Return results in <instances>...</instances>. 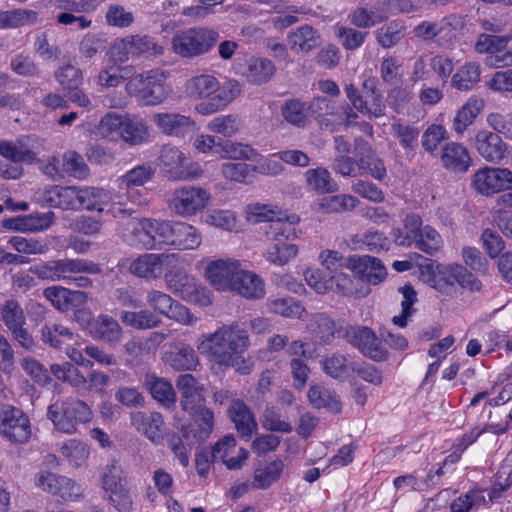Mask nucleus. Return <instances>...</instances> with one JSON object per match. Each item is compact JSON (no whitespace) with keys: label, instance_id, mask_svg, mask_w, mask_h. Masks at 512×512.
Returning a JSON list of instances; mask_svg holds the SVG:
<instances>
[{"label":"nucleus","instance_id":"nucleus-1","mask_svg":"<svg viewBox=\"0 0 512 512\" xmlns=\"http://www.w3.org/2000/svg\"><path fill=\"white\" fill-rule=\"evenodd\" d=\"M249 346V336L237 323L218 327L215 332L203 334L197 344L198 352L223 367H234L237 372L246 374L250 367L246 365L243 354Z\"/></svg>","mask_w":512,"mask_h":512},{"label":"nucleus","instance_id":"nucleus-2","mask_svg":"<svg viewBox=\"0 0 512 512\" xmlns=\"http://www.w3.org/2000/svg\"><path fill=\"white\" fill-rule=\"evenodd\" d=\"M186 92L195 99H209L196 105L195 110L201 115H210L224 109L241 93L238 81L230 79L221 85L211 74H199L186 82Z\"/></svg>","mask_w":512,"mask_h":512},{"label":"nucleus","instance_id":"nucleus-3","mask_svg":"<svg viewBox=\"0 0 512 512\" xmlns=\"http://www.w3.org/2000/svg\"><path fill=\"white\" fill-rule=\"evenodd\" d=\"M168 220L129 218L122 223L121 237L137 249L161 250L167 248Z\"/></svg>","mask_w":512,"mask_h":512},{"label":"nucleus","instance_id":"nucleus-4","mask_svg":"<svg viewBox=\"0 0 512 512\" xmlns=\"http://www.w3.org/2000/svg\"><path fill=\"white\" fill-rule=\"evenodd\" d=\"M169 72L151 69L132 76L126 83V92L142 106L161 105L171 94Z\"/></svg>","mask_w":512,"mask_h":512},{"label":"nucleus","instance_id":"nucleus-5","mask_svg":"<svg viewBox=\"0 0 512 512\" xmlns=\"http://www.w3.org/2000/svg\"><path fill=\"white\" fill-rule=\"evenodd\" d=\"M299 217L292 215L287 221H277L269 227L271 243L266 248L263 256L271 264L284 266L296 258L298 247L292 243L297 238L294 227L299 222Z\"/></svg>","mask_w":512,"mask_h":512},{"label":"nucleus","instance_id":"nucleus-6","mask_svg":"<svg viewBox=\"0 0 512 512\" xmlns=\"http://www.w3.org/2000/svg\"><path fill=\"white\" fill-rule=\"evenodd\" d=\"M29 272L39 279L48 281H63L70 284L74 274L97 275L102 272L101 266L91 260L83 258H63L50 260L33 265Z\"/></svg>","mask_w":512,"mask_h":512},{"label":"nucleus","instance_id":"nucleus-7","mask_svg":"<svg viewBox=\"0 0 512 512\" xmlns=\"http://www.w3.org/2000/svg\"><path fill=\"white\" fill-rule=\"evenodd\" d=\"M47 416L57 431L71 435L77 432L79 424L92 419V410L84 401L69 397L52 403Z\"/></svg>","mask_w":512,"mask_h":512},{"label":"nucleus","instance_id":"nucleus-8","mask_svg":"<svg viewBox=\"0 0 512 512\" xmlns=\"http://www.w3.org/2000/svg\"><path fill=\"white\" fill-rule=\"evenodd\" d=\"M220 36L216 30L206 27L188 28L172 37V49L182 58H194L208 53Z\"/></svg>","mask_w":512,"mask_h":512},{"label":"nucleus","instance_id":"nucleus-9","mask_svg":"<svg viewBox=\"0 0 512 512\" xmlns=\"http://www.w3.org/2000/svg\"><path fill=\"white\" fill-rule=\"evenodd\" d=\"M211 201V193L198 185H183L174 189L168 207L175 215L187 218L203 211Z\"/></svg>","mask_w":512,"mask_h":512},{"label":"nucleus","instance_id":"nucleus-10","mask_svg":"<svg viewBox=\"0 0 512 512\" xmlns=\"http://www.w3.org/2000/svg\"><path fill=\"white\" fill-rule=\"evenodd\" d=\"M471 187L486 197L512 190V171L503 167L479 168L471 176Z\"/></svg>","mask_w":512,"mask_h":512},{"label":"nucleus","instance_id":"nucleus-11","mask_svg":"<svg viewBox=\"0 0 512 512\" xmlns=\"http://www.w3.org/2000/svg\"><path fill=\"white\" fill-rule=\"evenodd\" d=\"M242 268L240 261L234 258L209 259L203 276L214 290L230 292Z\"/></svg>","mask_w":512,"mask_h":512},{"label":"nucleus","instance_id":"nucleus-12","mask_svg":"<svg viewBox=\"0 0 512 512\" xmlns=\"http://www.w3.org/2000/svg\"><path fill=\"white\" fill-rule=\"evenodd\" d=\"M178 262L174 253H143L130 261L129 272L141 279L156 280L164 276L166 268Z\"/></svg>","mask_w":512,"mask_h":512},{"label":"nucleus","instance_id":"nucleus-13","mask_svg":"<svg viewBox=\"0 0 512 512\" xmlns=\"http://www.w3.org/2000/svg\"><path fill=\"white\" fill-rule=\"evenodd\" d=\"M344 336L347 342L356 347L364 356L378 362L387 358V350L370 328L350 326L346 328Z\"/></svg>","mask_w":512,"mask_h":512},{"label":"nucleus","instance_id":"nucleus-14","mask_svg":"<svg viewBox=\"0 0 512 512\" xmlns=\"http://www.w3.org/2000/svg\"><path fill=\"white\" fill-rule=\"evenodd\" d=\"M167 230V248L181 251L196 250L202 244V232L188 222L168 220Z\"/></svg>","mask_w":512,"mask_h":512},{"label":"nucleus","instance_id":"nucleus-15","mask_svg":"<svg viewBox=\"0 0 512 512\" xmlns=\"http://www.w3.org/2000/svg\"><path fill=\"white\" fill-rule=\"evenodd\" d=\"M345 268L353 272L360 282L376 285L382 282L387 271L382 262L376 257L353 255L345 259Z\"/></svg>","mask_w":512,"mask_h":512},{"label":"nucleus","instance_id":"nucleus-16","mask_svg":"<svg viewBox=\"0 0 512 512\" xmlns=\"http://www.w3.org/2000/svg\"><path fill=\"white\" fill-rule=\"evenodd\" d=\"M0 434L13 442H26L31 434L28 417L17 408L4 409L0 413Z\"/></svg>","mask_w":512,"mask_h":512},{"label":"nucleus","instance_id":"nucleus-17","mask_svg":"<svg viewBox=\"0 0 512 512\" xmlns=\"http://www.w3.org/2000/svg\"><path fill=\"white\" fill-rule=\"evenodd\" d=\"M474 148L486 162L491 164H500L508 153V145L501 136L487 129L476 132Z\"/></svg>","mask_w":512,"mask_h":512},{"label":"nucleus","instance_id":"nucleus-18","mask_svg":"<svg viewBox=\"0 0 512 512\" xmlns=\"http://www.w3.org/2000/svg\"><path fill=\"white\" fill-rule=\"evenodd\" d=\"M42 141L35 136H26L16 142L1 141L0 154L14 162L33 163L43 149Z\"/></svg>","mask_w":512,"mask_h":512},{"label":"nucleus","instance_id":"nucleus-19","mask_svg":"<svg viewBox=\"0 0 512 512\" xmlns=\"http://www.w3.org/2000/svg\"><path fill=\"white\" fill-rule=\"evenodd\" d=\"M152 120L157 129L169 137L184 138L195 128L190 116L176 112H158L153 114Z\"/></svg>","mask_w":512,"mask_h":512},{"label":"nucleus","instance_id":"nucleus-20","mask_svg":"<svg viewBox=\"0 0 512 512\" xmlns=\"http://www.w3.org/2000/svg\"><path fill=\"white\" fill-rule=\"evenodd\" d=\"M211 456L214 462H221L229 470H236L240 469L247 460L248 451L242 447H237L233 435H227L215 443Z\"/></svg>","mask_w":512,"mask_h":512},{"label":"nucleus","instance_id":"nucleus-21","mask_svg":"<svg viewBox=\"0 0 512 512\" xmlns=\"http://www.w3.org/2000/svg\"><path fill=\"white\" fill-rule=\"evenodd\" d=\"M181 394V406L184 411L196 414L204 406V387L191 374L179 375L176 381Z\"/></svg>","mask_w":512,"mask_h":512},{"label":"nucleus","instance_id":"nucleus-22","mask_svg":"<svg viewBox=\"0 0 512 512\" xmlns=\"http://www.w3.org/2000/svg\"><path fill=\"white\" fill-rule=\"evenodd\" d=\"M131 424L135 429L144 435L153 444H160L163 441L165 422L161 413L153 411L146 414L141 411L131 413Z\"/></svg>","mask_w":512,"mask_h":512},{"label":"nucleus","instance_id":"nucleus-23","mask_svg":"<svg viewBox=\"0 0 512 512\" xmlns=\"http://www.w3.org/2000/svg\"><path fill=\"white\" fill-rule=\"evenodd\" d=\"M44 297L60 312H67L83 306L88 296L80 290H70L62 286H51L43 291Z\"/></svg>","mask_w":512,"mask_h":512},{"label":"nucleus","instance_id":"nucleus-24","mask_svg":"<svg viewBox=\"0 0 512 512\" xmlns=\"http://www.w3.org/2000/svg\"><path fill=\"white\" fill-rule=\"evenodd\" d=\"M154 175V169L149 164L139 165L127 171L120 178V188L125 190L127 198L134 203H140V191L137 187L143 186Z\"/></svg>","mask_w":512,"mask_h":512},{"label":"nucleus","instance_id":"nucleus-25","mask_svg":"<svg viewBox=\"0 0 512 512\" xmlns=\"http://www.w3.org/2000/svg\"><path fill=\"white\" fill-rule=\"evenodd\" d=\"M344 91L352 106L362 115L379 118L385 114V105L378 92H373V98L367 101L353 84H347Z\"/></svg>","mask_w":512,"mask_h":512},{"label":"nucleus","instance_id":"nucleus-26","mask_svg":"<svg viewBox=\"0 0 512 512\" xmlns=\"http://www.w3.org/2000/svg\"><path fill=\"white\" fill-rule=\"evenodd\" d=\"M441 162L453 172H466L472 164L468 149L457 142H449L442 147Z\"/></svg>","mask_w":512,"mask_h":512},{"label":"nucleus","instance_id":"nucleus-27","mask_svg":"<svg viewBox=\"0 0 512 512\" xmlns=\"http://www.w3.org/2000/svg\"><path fill=\"white\" fill-rule=\"evenodd\" d=\"M355 149L359 151L358 166L361 168V175L369 173L377 180L384 179L386 176L384 163L371 149L368 143L363 139H356Z\"/></svg>","mask_w":512,"mask_h":512},{"label":"nucleus","instance_id":"nucleus-28","mask_svg":"<svg viewBox=\"0 0 512 512\" xmlns=\"http://www.w3.org/2000/svg\"><path fill=\"white\" fill-rule=\"evenodd\" d=\"M89 333L96 340L105 341L111 345L118 344L122 339V328L111 316L101 314L89 324Z\"/></svg>","mask_w":512,"mask_h":512},{"label":"nucleus","instance_id":"nucleus-29","mask_svg":"<svg viewBox=\"0 0 512 512\" xmlns=\"http://www.w3.org/2000/svg\"><path fill=\"white\" fill-rule=\"evenodd\" d=\"M82 187L79 186H50L45 191V199L51 205L68 210L80 209Z\"/></svg>","mask_w":512,"mask_h":512},{"label":"nucleus","instance_id":"nucleus-30","mask_svg":"<svg viewBox=\"0 0 512 512\" xmlns=\"http://www.w3.org/2000/svg\"><path fill=\"white\" fill-rule=\"evenodd\" d=\"M53 218L52 212L34 213L7 219L4 226L19 232H37L48 229L53 223Z\"/></svg>","mask_w":512,"mask_h":512},{"label":"nucleus","instance_id":"nucleus-31","mask_svg":"<svg viewBox=\"0 0 512 512\" xmlns=\"http://www.w3.org/2000/svg\"><path fill=\"white\" fill-rule=\"evenodd\" d=\"M233 289L230 292L236 293L247 299H261L265 296V283L256 273L242 268Z\"/></svg>","mask_w":512,"mask_h":512},{"label":"nucleus","instance_id":"nucleus-32","mask_svg":"<svg viewBox=\"0 0 512 512\" xmlns=\"http://www.w3.org/2000/svg\"><path fill=\"white\" fill-rule=\"evenodd\" d=\"M157 161L161 172L167 178L177 180V175L186 162V155L180 148L166 144L161 147Z\"/></svg>","mask_w":512,"mask_h":512},{"label":"nucleus","instance_id":"nucleus-33","mask_svg":"<svg viewBox=\"0 0 512 512\" xmlns=\"http://www.w3.org/2000/svg\"><path fill=\"white\" fill-rule=\"evenodd\" d=\"M229 416L242 437L250 438L256 432L257 422L244 402L233 400L229 407Z\"/></svg>","mask_w":512,"mask_h":512},{"label":"nucleus","instance_id":"nucleus-34","mask_svg":"<svg viewBox=\"0 0 512 512\" xmlns=\"http://www.w3.org/2000/svg\"><path fill=\"white\" fill-rule=\"evenodd\" d=\"M484 106L485 102L483 99L476 96L469 97L458 109L453 119V130L455 133L462 135L467 127L470 126L481 113Z\"/></svg>","mask_w":512,"mask_h":512},{"label":"nucleus","instance_id":"nucleus-35","mask_svg":"<svg viewBox=\"0 0 512 512\" xmlns=\"http://www.w3.org/2000/svg\"><path fill=\"white\" fill-rule=\"evenodd\" d=\"M144 384L151 396L161 405L170 408L175 405L176 394L169 380L155 374H146Z\"/></svg>","mask_w":512,"mask_h":512},{"label":"nucleus","instance_id":"nucleus-36","mask_svg":"<svg viewBox=\"0 0 512 512\" xmlns=\"http://www.w3.org/2000/svg\"><path fill=\"white\" fill-rule=\"evenodd\" d=\"M304 179L307 190L318 195L329 194L338 190V185L331 177L330 172L323 167L306 170Z\"/></svg>","mask_w":512,"mask_h":512},{"label":"nucleus","instance_id":"nucleus-37","mask_svg":"<svg viewBox=\"0 0 512 512\" xmlns=\"http://www.w3.org/2000/svg\"><path fill=\"white\" fill-rule=\"evenodd\" d=\"M389 239L379 231L369 230L363 234L352 235L348 246L351 250H368L371 252L387 251L389 249Z\"/></svg>","mask_w":512,"mask_h":512},{"label":"nucleus","instance_id":"nucleus-38","mask_svg":"<svg viewBox=\"0 0 512 512\" xmlns=\"http://www.w3.org/2000/svg\"><path fill=\"white\" fill-rule=\"evenodd\" d=\"M318 32L309 25H303L291 31L287 35L290 49L296 52L307 53L319 45Z\"/></svg>","mask_w":512,"mask_h":512},{"label":"nucleus","instance_id":"nucleus-39","mask_svg":"<svg viewBox=\"0 0 512 512\" xmlns=\"http://www.w3.org/2000/svg\"><path fill=\"white\" fill-rule=\"evenodd\" d=\"M41 341L54 349H61L63 345L74 339V333L59 322L47 321L40 329Z\"/></svg>","mask_w":512,"mask_h":512},{"label":"nucleus","instance_id":"nucleus-40","mask_svg":"<svg viewBox=\"0 0 512 512\" xmlns=\"http://www.w3.org/2000/svg\"><path fill=\"white\" fill-rule=\"evenodd\" d=\"M176 263L174 262L172 266L166 268L164 281L167 289L182 299L196 277L189 274L184 268L178 267Z\"/></svg>","mask_w":512,"mask_h":512},{"label":"nucleus","instance_id":"nucleus-41","mask_svg":"<svg viewBox=\"0 0 512 512\" xmlns=\"http://www.w3.org/2000/svg\"><path fill=\"white\" fill-rule=\"evenodd\" d=\"M204 223L226 232H239L240 223L237 214L229 209H211L204 217Z\"/></svg>","mask_w":512,"mask_h":512},{"label":"nucleus","instance_id":"nucleus-42","mask_svg":"<svg viewBox=\"0 0 512 512\" xmlns=\"http://www.w3.org/2000/svg\"><path fill=\"white\" fill-rule=\"evenodd\" d=\"M274 73L275 66L270 60L252 57L247 61L243 75L249 83L263 84L269 81Z\"/></svg>","mask_w":512,"mask_h":512},{"label":"nucleus","instance_id":"nucleus-43","mask_svg":"<svg viewBox=\"0 0 512 512\" xmlns=\"http://www.w3.org/2000/svg\"><path fill=\"white\" fill-rule=\"evenodd\" d=\"M307 396L310 404L316 409L325 408L333 413L341 411L342 405L337 395L322 385H311Z\"/></svg>","mask_w":512,"mask_h":512},{"label":"nucleus","instance_id":"nucleus-44","mask_svg":"<svg viewBox=\"0 0 512 512\" xmlns=\"http://www.w3.org/2000/svg\"><path fill=\"white\" fill-rule=\"evenodd\" d=\"M284 463L280 459L259 465L253 473L255 489H267L281 477Z\"/></svg>","mask_w":512,"mask_h":512},{"label":"nucleus","instance_id":"nucleus-45","mask_svg":"<svg viewBox=\"0 0 512 512\" xmlns=\"http://www.w3.org/2000/svg\"><path fill=\"white\" fill-rule=\"evenodd\" d=\"M481 67L477 62H466L452 76L451 85L460 91L471 90L480 80Z\"/></svg>","mask_w":512,"mask_h":512},{"label":"nucleus","instance_id":"nucleus-46","mask_svg":"<svg viewBox=\"0 0 512 512\" xmlns=\"http://www.w3.org/2000/svg\"><path fill=\"white\" fill-rule=\"evenodd\" d=\"M64 459L73 467H82L86 464L90 450L87 444L77 439H68L59 449Z\"/></svg>","mask_w":512,"mask_h":512},{"label":"nucleus","instance_id":"nucleus-47","mask_svg":"<svg viewBox=\"0 0 512 512\" xmlns=\"http://www.w3.org/2000/svg\"><path fill=\"white\" fill-rule=\"evenodd\" d=\"M166 362L177 371L194 370L199 364L196 352L187 345L176 347L169 352Z\"/></svg>","mask_w":512,"mask_h":512},{"label":"nucleus","instance_id":"nucleus-48","mask_svg":"<svg viewBox=\"0 0 512 512\" xmlns=\"http://www.w3.org/2000/svg\"><path fill=\"white\" fill-rule=\"evenodd\" d=\"M111 200L110 193L103 188L82 187L80 209L96 210L103 212L104 206Z\"/></svg>","mask_w":512,"mask_h":512},{"label":"nucleus","instance_id":"nucleus-49","mask_svg":"<svg viewBox=\"0 0 512 512\" xmlns=\"http://www.w3.org/2000/svg\"><path fill=\"white\" fill-rule=\"evenodd\" d=\"M125 117L126 115L115 112L106 113L97 126L98 134L110 141L120 140Z\"/></svg>","mask_w":512,"mask_h":512},{"label":"nucleus","instance_id":"nucleus-50","mask_svg":"<svg viewBox=\"0 0 512 512\" xmlns=\"http://www.w3.org/2000/svg\"><path fill=\"white\" fill-rule=\"evenodd\" d=\"M120 319L124 324L138 330L155 328L161 324V319L149 310L123 311Z\"/></svg>","mask_w":512,"mask_h":512},{"label":"nucleus","instance_id":"nucleus-51","mask_svg":"<svg viewBox=\"0 0 512 512\" xmlns=\"http://www.w3.org/2000/svg\"><path fill=\"white\" fill-rule=\"evenodd\" d=\"M37 20V12L28 9H14L0 11V30L12 29L34 24Z\"/></svg>","mask_w":512,"mask_h":512},{"label":"nucleus","instance_id":"nucleus-52","mask_svg":"<svg viewBox=\"0 0 512 512\" xmlns=\"http://www.w3.org/2000/svg\"><path fill=\"white\" fill-rule=\"evenodd\" d=\"M149 136L148 127L142 120H137L126 115L122 128L121 140L129 145L144 143Z\"/></svg>","mask_w":512,"mask_h":512},{"label":"nucleus","instance_id":"nucleus-53","mask_svg":"<svg viewBox=\"0 0 512 512\" xmlns=\"http://www.w3.org/2000/svg\"><path fill=\"white\" fill-rule=\"evenodd\" d=\"M358 204L359 201L354 196L338 194L320 199L318 207L326 213H342L353 210Z\"/></svg>","mask_w":512,"mask_h":512},{"label":"nucleus","instance_id":"nucleus-54","mask_svg":"<svg viewBox=\"0 0 512 512\" xmlns=\"http://www.w3.org/2000/svg\"><path fill=\"white\" fill-rule=\"evenodd\" d=\"M266 305L270 312L286 318H300L305 311L301 303L292 297L269 298Z\"/></svg>","mask_w":512,"mask_h":512},{"label":"nucleus","instance_id":"nucleus-55","mask_svg":"<svg viewBox=\"0 0 512 512\" xmlns=\"http://www.w3.org/2000/svg\"><path fill=\"white\" fill-rule=\"evenodd\" d=\"M219 147L221 150L220 157L223 159L252 161V159H256L258 156L256 149L249 144L241 142L221 141Z\"/></svg>","mask_w":512,"mask_h":512},{"label":"nucleus","instance_id":"nucleus-56","mask_svg":"<svg viewBox=\"0 0 512 512\" xmlns=\"http://www.w3.org/2000/svg\"><path fill=\"white\" fill-rule=\"evenodd\" d=\"M329 281L331 282V291H336L345 296L360 297L366 294L358 289V280H354L350 274L339 270L329 274Z\"/></svg>","mask_w":512,"mask_h":512},{"label":"nucleus","instance_id":"nucleus-57","mask_svg":"<svg viewBox=\"0 0 512 512\" xmlns=\"http://www.w3.org/2000/svg\"><path fill=\"white\" fill-rule=\"evenodd\" d=\"M488 506L485 491L481 489H472L464 495L455 499L450 509L452 512H468L471 509H480Z\"/></svg>","mask_w":512,"mask_h":512},{"label":"nucleus","instance_id":"nucleus-58","mask_svg":"<svg viewBox=\"0 0 512 512\" xmlns=\"http://www.w3.org/2000/svg\"><path fill=\"white\" fill-rule=\"evenodd\" d=\"M0 321L8 330L19 324H26V316L19 301L10 298L0 305Z\"/></svg>","mask_w":512,"mask_h":512},{"label":"nucleus","instance_id":"nucleus-59","mask_svg":"<svg viewBox=\"0 0 512 512\" xmlns=\"http://www.w3.org/2000/svg\"><path fill=\"white\" fill-rule=\"evenodd\" d=\"M463 25L461 17L451 14L438 22L437 43L442 47L449 46L457 37V32Z\"/></svg>","mask_w":512,"mask_h":512},{"label":"nucleus","instance_id":"nucleus-60","mask_svg":"<svg viewBox=\"0 0 512 512\" xmlns=\"http://www.w3.org/2000/svg\"><path fill=\"white\" fill-rule=\"evenodd\" d=\"M414 240L416 247L429 255L438 252L443 244L440 234L429 225L424 226Z\"/></svg>","mask_w":512,"mask_h":512},{"label":"nucleus","instance_id":"nucleus-61","mask_svg":"<svg viewBox=\"0 0 512 512\" xmlns=\"http://www.w3.org/2000/svg\"><path fill=\"white\" fill-rule=\"evenodd\" d=\"M64 175L83 180L89 176V168L84 158L75 151H66L62 155Z\"/></svg>","mask_w":512,"mask_h":512},{"label":"nucleus","instance_id":"nucleus-62","mask_svg":"<svg viewBox=\"0 0 512 512\" xmlns=\"http://www.w3.org/2000/svg\"><path fill=\"white\" fill-rule=\"evenodd\" d=\"M182 300L199 307H208L214 302V294L211 289L196 278L192 285L188 287Z\"/></svg>","mask_w":512,"mask_h":512},{"label":"nucleus","instance_id":"nucleus-63","mask_svg":"<svg viewBox=\"0 0 512 512\" xmlns=\"http://www.w3.org/2000/svg\"><path fill=\"white\" fill-rule=\"evenodd\" d=\"M398 290L403 296V300L401 301L402 312L400 315L394 316L392 322L396 326L404 328L408 324V318L411 317L414 312L412 306L417 301V294L411 285H404Z\"/></svg>","mask_w":512,"mask_h":512},{"label":"nucleus","instance_id":"nucleus-64","mask_svg":"<svg viewBox=\"0 0 512 512\" xmlns=\"http://www.w3.org/2000/svg\"><path fill=\"white\" fill-rule=\"evenodd\" d=\"M283 118L292 125L304 126L307 123V107L297 99L285 101L281 108Z\"/></svg>","mask_w":512,"mask_h":512}]
</instances>
